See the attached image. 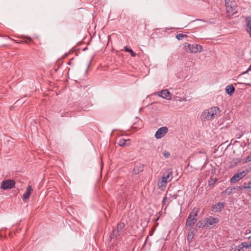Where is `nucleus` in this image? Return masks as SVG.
Returning a JSON list of instances; mask_svg holds the SVG:
<instances>
[{"label":"nucleus","instance_id":"3","mask_svg":"<svg viewBox=\"0 0 251 251\" xmlns=\"http://www.w3.org/2000/svg\"><path fill=\"white\" fill-rule=\"evenodd\" d=\"M185 47L186 50L188 49L191 53H193L201 52L203 49L201 46L197 44H193L191 45L186 43Z\"/></svg>","mask_w":251,"mask_h":251},{"label":"nucleus","instance_id":"11","mask_svg":"<svg viewBox=\"0 0 251 251\" xmlns=\"http://www.w3.org/2000/svg\"><path fill=\"white\" fill-rule=\"evenodd\" d=\"M199 212V209L198 208H194L191 212L188 219L187 220H196V217Z\"/></svg>","mask_w":251,"mask_h":251},{"label":"nucleus","instance_id":"16","mask_svg":"<svg viewBox=\"0 0 251 251\" xmlns=\"http://www.w3.org/2000/svg\"><path fill=\"white\" fill-rule=\"evenodd\" d=\"M235 189H236V188L234 187H228L225 191L222 192V195H229Z\"/></svg>","mask_w":251,"mask_h":251},{"label":"nucleus","instance_id":"37","mask_svg":"<svg viewBox=\"0 0 251 251\" xmlns=\"http://www.w3.org/2000/svg\"><path fill=\"white\" fill-rule=\"evenodd\" d=\"M89 66H90V64H89V65H88V67H87V69H88L89 68Z\"/></svg>","mask_w":251,"mask_h":251},{"label":"nucleus","instance_id":"6","mask_svg":"<svg viewBox=\"0 0 251 251\" xmlns=\"http://www.w3.org/2000/svg\"><path fill=\"white\" fill-rule=\"evenodd\" d=\"M168 129L166 126H163L158 128L155 132V137L158 139L164 137L167 133Z\"/></svg>","mask_w":251,"mask_h":251},{"label":"nucleus","instance_id":"8","mask_svg":"<svg viewBox=\"0 0 251 251\" xmlns=\"http://www.w3.org/2000/svg\"><path fill=\"white\" fill-rule=\"evenodd\" d=\"M158 95L159 97L166 100L171 99V94L167 89H164L158 92Z\"/></svg>","mask_w":251,"mask_h":251},{"label":"nucleus","instance_id":"1","mask_svg":"<svg viewBox=\"0 0 251 251\" xmlns=\"http://www.w3.org/2000/svg\"><path fill=\"white\" fill-rule=\"evenodd\" d=\"M220 113V110L219 107L216 106L212 107L203 111L200 116V118L202 121L212 120L215 116L217 115Z\"/></svg>","mask_w":251,"mask_h":251},{"label":"nucleus","instance_id":"10","mask_svg":"<svg viewBox=\"0 0 251 251\" xmlns=\"http://www.w3.org/2000/svg\"><path fill=\"white\" fill-rule=\"evenodd\" d=\"M224 206V202H219L213 206L212 210L214 212H219L222 210Z\"/></svg>","mask_w":251,"mask_h":251},{"label":"nucleus","instance_id":"21","mask_svg":"<svg viewBox=\"0 0 251 251\" xmlns=\"http://www.w3.org/2000/svg\"><path fill=\"white\" fill-rule=\"evenodd\" d=\"M125 226V225L124 223L120 222L118 224L117 226V229L121 231L124 228Z\"/></svg>","mask_w":251,"mask_h":251},{"label":"nucleus","instance_id":"20","mask_svg":"<svg viewBox=\"0 0 251 251\" xmlns=\"http://www.w3.org/2000/svg\"><path fill=\"white\" fill-rule=\"evenodd\" d=\"M125 50L126 52H129L130 53V54L132 56L135 57L136 56V53L134 52V51L131 49L128 48L127 47H125Z\"/></svg>","mask_w":251,"mask_h":251},{"label":"nucleus","instance_id":"15","mask_svg":"<svg viewBox=\"0 0 251 251\" xmlns=\"http://www.w3.org/2000/svg\"><path fill=\"white\" fill-rule=\"evenodd\" d=\"M234 91L235 88L232 85H228L226 88V92L229 96H231Z\"/></svg>","mask_w":251,"mask_h":251},{"label":"nucleus","instance_id":"14","mask_svg":"<svg viewBox=\"0 0 251 251\" xmlns=\"http://www.w3.org/2000/svg\"><path fill=\"white\" fill-rule=\"evenodd\" d=\"M207 222H208V221H199L197 224L196 226L199 228L204 227L207 229L209 227V226L207 225Z\"/></svg>","mask_w":251,"mask_h":251},{"label":"nucleus","instance_id":"17","mask_svg":"<svg viewBox=\"0 0 251 251\" xmlns=\"http://www.w3.org/2000/svg\"><path fill=\"white\" fill-rule=\"evenodd\" d=\"M119 232H120V231L117 229V228L113 229L112 232L111 233L110 235V240L116 239L117 237L119 235Z\"/></svg>","mask_w":251,"mask_h":251},{"label":"nucleus","instance_id":"9","mask_svg":"<svg viewBox=\"0 0 251 251\" xmlns=\"http://www.w3.org/2000/svg\"><path fill=\"white\" fill-rule=\"evenodd\" d=\"M246 31L251 37V17H247L245 19Z\"/></svg>","mask_w":251,"mask_h":251},{"label":"nucleus","instance_id":"7","mask_svg":"<svg viewBox=\"0 0 251 251\" xmlns=\"http://www.w3.org/2000/svg\"><path fill=\"white\" fill-rule=\"evenodd\" d=\"M173 177V173L171 169H167L163 174L161 179L164 182L167 183L170 181Z\"/></svg>","mask_w":251,"mask_h":251},{"label":"nucleus","instance_id":"18","mask_svg":"<svg viewBox=\"0 0 251 251\" xmlns=\"http://www.w3.org/2000/svg\"><path fill=\"white\" fill-rule=\"evenodd\" d=\"M195 234V232L194 230L191 229L189 230L187 237L188 241L191 242L192 241Z\"/></svg>","mask_w":251,"mask_h":251},{"label":"nucleus","instance_id":"2","mask_svg":"<svg viewBox=\"0 0 251 251\" xmlns=\"http://www.w3.org/2000/svg\"><path fill=\"white\" fill-rule=\"evenodd\" d=\"M226 15L227 17H231L237 12L236 4L234 0H225Z\"/></svg>","mask_w":251,"mask_h":251},{"label":"nucleus","instance_id":"12","mask_svg":"<svg viewBox=\"0 0 251 251\" xmlns=\"http://www.w3.org/2000/svg\"><path fill=\"white\" fill-rule=\"evenodd\" d=\"M31 191H32V187L30 185H28L26 189L25 192L23 195V200L25 201L26 199L29 198L30 196V193Z\"/></svg>","mask_w":251,"mask_h":251},{"label":"nucleus","instance_id":"30","mask_svg":"<svg viewBox=\"0 0 251 251\" xmlns=\"http://www.w3.org/2000/svg\"><path fill=\"white\" fill-rule=\"evenodd\" d=\"M251 71V64L250 65V66H249V67L248 68V69H247V71H246L245 72H244L242 73V75H244V74H245L247 73H248L249 71Z\"/></svg>","mask_w":251,"mask_h":251},{"label":"nucleus","instance_id":"22","mask_svg":"<svg viewBox=\"0 0 251 251\" xmlns=\"http://www.w3.org/2000/svg\"><path fill=\"white\" fill-rule=\"evenodd\" d=\"M217 181V178H211L208 181V184L210 185H214Z\"/></svg>","mask_w":251,"mask_h":251},{"label":"nucleus","instance_id":"34","mask_svg":"<svg viewBox=\"0 0 251 251\" xmlns=\"http://www.w3.org/2000/svg\"><path fill=\"white\" fill-rule=\"evenodd\" d=\"M205 220H216V219L215 218L210 217V218H206Z\"/></svg>","mask_w":251,"mask_h":251},{"label":"nucleus","instance_id":"25","mask_svg":"<svg viewBox=\"0 0 251 251\" xmlns=\"http://www.w3.org/2000/svg\"><path fill=\"white\" fill-rule=\"evenodd\" d=\"M185 36H186L185 35L182 33H179L176 35V38L177 40H182L183 38Z\"/></svg>","mask_w":251,"mask_h":251},{"label":"nucleus","instance_id":"33","mask_svg":"<svg viewBox=\"0 0 251 251\" xmlns=\"http://www.w3.org/2000/svg\"><path fill=\"white\" fill-rule=\"evenodd\" d=\"M247 162H251V154L249 155L248 157L247 158Z\"/></svg>","mask_w":251,"mask_h":251},{"label":"nucleus","instance_id":"38","mask_svg":"<svg viewBox=\"0 0 251 251\" xmlns=\"http://www.w3.org/2000/svg\"><path fill=\"white\" fill-rule=\"evenodd\" d=\"M155 220H159V218H156Z\"/></svg>","mask_w":251,"mask_h":251},{"label":"nucleus","instance_id":"32","mask_svg":"<svg viewBox=\"0 0 251 251\" xmlns=\"http://www.w3.org/2000/svg\"><path fill=\"white\" fill-rule=\"evenodd\" d=\"M251 182V181H249L248 182H244L243 186H248V185H250V184Z\"/></svg>","mask_w":251,"mask_h":251},{"label":"nucleus","instance_id":"19","mask_svg":"<svg viewBox=\"0 0 251 251\" xmlns=\"http://www.w3.org/2000/svg\"><path fill=\"white\" fill-rule=\"evenodd\" d=\"M171 200L170 198H168L166 196L165 197L163 200H162V204L163 206H165V205H168L170 202Z\"/></svg>","mask_w":251,"mask_h":251},{"label":"nucleus","instance_id":"4","mask_svg":"<svg viewBox=\"0 0 251 251\" xmlns=\"http://www.w3.org/2000/svg\"><path fill=\"white\" fill-rule=\"evenodd\" d=\"M247 170H243L242 172L235 174L230 179L231 183H235L243 178L248 173Z\"/></svg>","mask_w":251,"mask_h":251},{"label":"nucleus","instance_id":"29","mask_svg":"<svg viewBox=\"0 0 251 251\" xmlns=\"http://www.w3.org/2000/svg\"><path fill=\"white\" fill-rule=\"evenodd\" d=\"M243 188L245 189H247L249 192H251V182L250 184V185H248V186H243Z\"/></svg>","mask_w":251,"mask_h":251},{"label":"nucleus","instance_id":"23","mask_svg":"<svg viewBox=\"0 0 251 251\" xmlns=\"http://www.w3.org/2000/svg\"><path fill=\"white\" fill-rule=\"evenodd\" d=\"M166 182H164L163 180L161 179L158 183V186L160 189L162 187H165L166 186Z\"/></svg>","mask_w":251,"mask_h":251},{"label":"nucleus","instance_id":"26","mask_svg":"<svg viewBox=\"0 0 251 251\" xmlns=\"http://www.w3.org/2000/svg\"><path fill=\"white\" fill-rule=\"evenodd\" d=\"M218 222V221H208V222H207V225H208L209 226V227L207 228H210V226H212L214 224L217 223Z\"/></svg>","mask_w":251,"mask_h":251},{"label":"nucleus","instance_id":"24","mask_svg":"<svg viewBox=\"0 0 251 251\" xmlns=\"http://www.w3.org/2000/svg\"><path fill=\"white\" fill-rule=\"evenodd\" d=\"M195 222L194 221H186V226H192L195 224Z\"/></svg>","mask_w":251,"mask_h":251},{"label":"nucleus","instance_id":"36","mask_svg":"<svg viewBox=\"0 0 251 251\" xmlns=\"http://www.w3.org/2000/svg\"><path fill=\"white\" fill-rule=\"evenodd\" d=\"M133 172H134V173L135 174H137V172H136V170H135V169H134Z\"/></svg>","mask_w":251,"mask_h":251},{"label":"nucleus","instance_id":"31","mask_svg":"<svg viewBox=\"0 0 251 251\" xmlns=\"http://www.w3.org/2000/svg\"><path fill=\"white\" fill-rule=\"evenodd\" d=\"M235 188L237 190H243L245 189L244 188H243V186H237Z\"/></svg>","mask_w":251,"mask_h":251},{"label":"nucleus","instance_id":"35","mask_svg":"<svg viewBox=\"0 0 251 251\" xmlns=\"http://www.w3.org/2000/svg\"><path fill=\"white\" fill-rule=\"evenodd\" d=\"M247 238H248L249 239H251V236H249V237H247ZM251 247V245H250Z\"/></svg>","mask_w":251,"mask_h":251},{"label":"nucleus","instance_id":"13","mask_svg":"<svg viewBox=\"0 0 251 251\" xmlns=\"http://www.w3.org/2000/svg\"><path fill=\"white\" fill-rule=\"evenodd\" d=\"M118 144L120 146H121V147H124V146H128L130 145L131 142H130V140L129 139H122L119 140Z\"/></svg>","mask_w":251,"mask_h":251},{"label":"nucleus","instance_id":"5","mask_svg":"<svg viewBox=\"0 0 251 251\" xmlns=\"http://www.w3.org/2000/svg\"><path fill=\"white\" fill-rule=\"evenodd\" d=\"M15 185V182L13 179H6L1 182V188L3 190H7L13 188Z\"/></svg>","mask_w":251,"mask_h":251},{"label":"nucleus","instance_id":"27","mask_svg":"<svg viewBox=\"0 0 251 251\" xmlns=\"http://www.w3.org/2000/svg\"><path fill=\"white\" fill-rule=\"evenodd\" d=\"M163 156L166 158H168L170 157V153L166 151H164L163 152Z\"/></svg>","mask_w":251,"mask_h":251},{"label":"nucleus","instance_id":"28","mask_svg":"<svg viewBox=\"0 0 251 251\" xmlns=\"http://www.w3.org/2000/svg\"><path fill=\"white\" fill-rule=\"evenodd\" d=\"M242 245H243V247L248 248L249 247H251L250 245H251V243H248L247 242H243L242 243Z\"/></svg>","mask_w":251,"mask_h":251}]
</instances>
